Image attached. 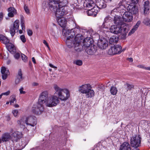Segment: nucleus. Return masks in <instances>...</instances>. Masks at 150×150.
<instances>
[{
	"label": "nucleus",
	"instance_id": "18",
	"mask_svg": "<svg viewBox=\"0 0 150 150\" xmlns=\"http://www.w3.org/2000/svg\"><path fill=\"white\" fill-rule=\"evenodd\" d=\"M1 73L2 74V79L3 80L6 79L10 74L8 70L4 67H1Z\"/></svg>",
	"mask_w": 150,
	"mask_h": 150
},
{
	"label": "nucleus",
	"instance_id": "50",
	"mask_svg": "<svg viewBox=\"0 0 150 150\" xmlns=\"http://www.w3.org/2000/svg\"><path fill=\"white\" fill-rule=\"evenodd\" d=\"M15 83L16 84H18L19 83V78L18 77V75L16 76V78L15 80Z\"/></svg>",
	"mask_w": 150,
	"mask_h": 150
},
{
	"label": "nucleus",
	"instance_id": "10",
	"mask_svg": "<svg viewBox=\"0 0 150 150\" xmlns=\"http://www.w3.org/2000/svg\"><path fill=\"white\" fill-rule=\"evenodd\" d=\"M97 45L98 47L101 49H105L108 46V42L104 38L99 39L98 41Z\"/></svg>",
	"mask_w": 150,
	"mask_h": 150
},
{
	"label": "nucleus",
	"instance_id": "49",
	"mask_svg": "<svg viewBox=\"0 0 150 150\" xmlns=\"http://www.w3.org/2000/svg\"><path fill=\"white\" fill-rule=\"evenodd\" d=\"M23 88H21L20 89H19V91L20 93L21 94H24L25 93V91H23Z\"/></svg>",
	"mask_w": 150,
	"mask_h": 150
},
{
	"label": "nucleus",
	"instance_id": "31",
	"mask_svg": "<svg viewBox=\"0 0 150 150\" xmlns=\"http://www.w3.org/2000/svg\"><path fill=\"white\" fill-rule=\"evenodd\" d=\"M19 132L18 131H16L14 132L12 134V135L14 137L15 140H16V141H18L19 137Z\"/></svg>",
	"mask_w": 150,
	"mask_h": 150
},
{
	"label": "nucleus",
	"instance_id": "6",
	"mask_svg": "<svg viewBox=\"0 0 150 150\" xmlns=\"http://www.w3.org/2000/svg\"><path fill=\"white\" fill-rule=\"evenodd\" d=\"M141 138L139 135L133 136L130 139V144L132 147L137 148L140 145Z\"/></svg>",
	"mask_w": 150,
	"mask_h": 150
},
{
	"label": "nucleus",
	"instance_id": "12",
	"mask_svg": "<svg viewBox=\"0 0 150 150\" xmlns=\"http://www.w3.org/2000/svg\"><path fill=\"white\" fill-rule=\"evenodd\" d=\"M12 138L11 133L7 132H5L2 134L1 138L0 139V143L2 142H8Z\"/></svg>",
	"mask_w": 150,
	"mask_h": 150
},
{
	"label": "nucleus",
	"instance_id": "28",
	"mask_svg": "<svg viewBox=\"0 0 150 150\" xmlns=\"http://www.w3.org/2000/svg\"><path fill=\"white\" fill-rule=\"evenodd\" d=\"M97 5L100 8H104L106 6V4L105 3L104 1L103 0H100L98 2Z\"/></svg>",
	"mask_w": 150,
	"mask_h": 150
},
{
	"label": "nucleus",
	"instance_id": "51",
	"mask_svg": "<svg viewBox=\"0 0 150 150\" xmlns=\"http://www.w3.org/2000/svg\"><path fill=\"white\" fill-rule=\"evenodd\" d=\"M137 67L139 68H142L145 69L146 67L143 65H139L137 66Z\"/></svg>",
	"mask_w": 150,
	"mask_h": 150
},
{
	"label": "nucleus",
	"instance_id": "2",
	"mask_svg": "<svg viewBox=\"0 0 150 150\" xmlns=\"http://www.w3.org/2000/svg\"><path fill=\"white\" fill-rule=\"evenodd\" d=\"M47 2H43L42 4L43 8L45 9L47 5H48L50 10L54 13L57 18L59 25L62 27L65 26L67 21L65 18L63 17L67 13V9L65 7L67 6L68 2L66 0H48Z\"/></svg>",
	"mask_w": 150,
	"mask_h": 150
},
{
	"label": "nucleus",
	"instance_id": "22",
	"mask_svg": "<svg viewBox=\"0 0 150 150\" xmlns=\"http://www.w3.org/2000/svg\"><path fill=\"white\" fill-rule=\"evenodd\" d=\"M95 8H93L88 10L87 13L88 16H96L97 14V10H95Z\"/></svg>",
	"mask_w": 150,
	"mask_h": 150
},
{
	"label": "nucleus",
	"instance_id": "3",
	"mask_svg": "<svg viewBox=\"0 0 150 150\" xmlns=\"http://www.w3.org/2000/svg\"><path fill=\"white\" fill-rule=\"evenodd\" d=\"M82 29H80L78 26L69 30L63 29L62 34L65 37L70 35L67 38L65 42L69 48H73L76 52H79L81 51L82 46L81 44L82 41V35L80 34Z\"/></svg>",
	"mask_w": 150,
	"mask_h": 150
},
{
	"label": "nucleus",
	"instance_id": "39",
	"mask_svg": "<svg viewBox=\"0 0 150 150\" xmlns=\"http://www.w3.org/2000/svg\"><path fill=\"white\" fill-rule=\"evenodd\" d=\"M149 2L148 1L145 2L144 5V8H149Z\"/></svg>",
	"mask_w": 150,
	"mask_h": 150
},
{
	"label": "nucleus",
	"instance_id": "61",
	"mask_svg": "<svg viewBox=\"0 0 150 150\" xmlns=\"http://www.w3.org/2000/svg\"><path fill=\"white\" fill-rule=\"evenodd\" d=\"M23 30L24 31V32H25L22 29L21 30H19V34H22L23 33Z\"/></svg>",
	"mask_w": 150,
	"mask_h": 150
},
{
	"label": "nucleus",
	"instance_id": "34",
	"mask_svg": "<svg viewBox=\"0 0 150 150\" xmlns=\"http://www.w3.org/2000/svg\"><path fill=\"white\" fill-rule=\"evenodd\" d=\"M73 63L78 66H81L82 65L83 62L81 60H76L74 61Z\"/></svg>",
	"mask_w": 150,
	"mask_h": 150
},
{
	"label": "nucleus",
	"instance_id": "21",
	"mask_svg": "<svg viewBox=\"0 0 150 150\" xmlns=\"http://www.w3.org/2000/svg\"><path fill=\"white\" fill-rule=\"evenodd\" d=\"M8 16L9 17H12L16 13V11L13 7H11L8 9Z\"/></svg>",
	"mask_w": 150,
	"mask_h": 150
},
{
	"label": "nucleus",
	"instance_id": "16",
	"mask_svg": "<svg viewBox=\"0 0 150 150\" xmlns=\"http://www.w3.org/2000/svg\"><path fill=\"white\" fill-rule=\"evenodd\" d=\"M6 46L8 50L11 54H14L16 52V47L13 44L8 42Z\"/></svg>",
	"mask_w": 150,
	"mask_h": 150
},
{
	"label": "nucleus",
	"instance_id": "48",
	"mask_svg": "<svg viewBox=\"0 0 150 150\" xmlns=\"http://www.w3.org/2000/svg\"><path fill=\"white\" fill-rule=\"evenodd\" d=\"M141 23V21H138L136 24L134 25V26L135 28H136L137 29L139 25Z\"/></svg>",
	"mask_w": 150,
	"mask_h": 150
},
{
	"label": "nucleus",
	"instance_id": "52",
	"mask_svg": "<svg viewBox=\"0 0 150 150\" xmlns=\"http://www.w3.org/2000/svg\"><path fill=\"white\" fill-rule=\"evenodd\" d=\"M10 93V91H8L5 93H2V95H6L8 96L9 95Z\"/></svg>",
	"mask_w": 150,
	"mask_h": 150
},
{
	"label": "nucleus",
	"instance_id": "11",
	"mask_svg": "<svg viewBox=\"0 0 150 150\" xmlns=\"http://www.w3.org/2000/svg\"><path fill=\"white\" fill-rule=\"evenodd\" d=\"M127 10L131 14H135L138 12V8L135 5L129 4L127 7Z\"/></svg>",
	"mask_w": 150,
	"mask_h": 150
},
{
	"label": "nucleus",
	"instance_id": "59",
	"mask_svg": "<svg viewBox=\"0 0 150 150\" xmlns=\"http://www.w3.org/2000/svg\"><path fill=\"white\" fill-rule=\"evenodd\" d=\"M128 60L130 62H132L133 61V59L132 58L130 57L128 58Z\"/></svg>",
	"mask_w": 150,
	"mask_h": 150
},
{
	"label": "nucleus",
	"instance_id": "23",
	"mask_svg": "<svg viewBox=\"0 0 150 150\" xmlns=\"http://www.w3.org/2000/svg\"><path fill=\"white\" fill-rule=\"evenodd\" d=\"M21 25V28L24 32L25 31V18L23 15H20Z\"/></svg>",
	"mask_w": 150,
	"mask_h": 150
},
{
	"label": "nucleus",
	"instance_id": "53",
	"mask_svg": "<svg viewBox=\"0 0 150 150\" xmlns=\"http://www.w3.org/2000/svg\"><path fill=\"white\" fill-rule=\"evenodd\" d=\"M132 2L134 4H137L139 0H131Z\"/></svg>",
	"mask_w": 150,
	"mask_h": 150
},
{
	"label": "nucleus",
	"instance_id": "25",
	"mask_svg": "<svg viewBox=\"0 0 150 150\" xmlns=\"http://www.w3.org/2000/svg\"><path fill=\"white\" fill-rule=\"evenodd\" d=\"M119 4L120 6L119 7H117L116 8H115L111 11V13H112L115 12H121V11H124V9H123L124 7V6L122 5L121 3H120Z\"/></svg>",
	"mask_w": 150,
	"mask_h": 150
},
{
	"label": "nucleus",
	"instance_id": "20",
	"mask_svg": "<svg viewBox=\"0 0 150 150\" xmlns=\"http://www.w3.org/2000/svg\"><path fill=\"white\" fill-rule=\"evenodd\" d=\"M114 21L115 25L121 26L123 24L121 18L118 16H115L114 17Z\"/></svg>",
	"mask_w": 150,
	"mask_h": 150
},
{
	"label": "nucleus",
	"instance_id": "60",
	"mask_svg": "<svg viewBox=\"0 0 150 150\" xmlns=\"http://www.w3.org/2000/svg\"><path fill=\"white\" fill-rule=\"evenodd\" d=\"M145 70H150V67H146Z\"/></svg>",
	"mask_w": 150,
	"mask_h": 150
},
{
	"label": "nucleus",
	"instance_id": "17",
	"mask_svg": "<svg viewBox=\"0 0 150 150\" xmlns=\"http://www.w3.org/2000/svg\"><path fill=\"white\" fill-rule=\"evenodd\" d=\"M82 39H83V36L82 35ZM82 40H83V39H82ZM82 43L83 44V46L85 48L90 46L91 45H93L92 44V43L91 42V41H90V38L88 37L84 39L83 40H82L81 43L82 45ZM82 49L81 51L83 50V46H82Z\"/></svg>",
	"mask_w": 150,
	"mask_h": 150
},
{
	"label": "nucleus",
	"instance_id": "9",
	"mask_svg": "<svg viewBox=\"0 0 150 150\" xmlns=\"http://www.w3.org/2000/svg\"><path fill=\"white\" fill-rule=\"evenodd\" d=\"M19 28V21L16 20L14 23L13 26L10 28V32L11 35L13 36L16 33V31H18Z\"/></svg>",
	"mask_w": 150,
	"mask_h": 150
},
{
	"label": "nucleus",
	"instance_id": "56",
	"mask_svg": "<svg viewBox=\"0 0 150 150\" xmlns=\"http://www.w3.org/2000/svg\"><path fill=\"white\" fill-rule=\"evenodd\" d=\"M49 65L50 67H51L52 68H57V67H55V66H53L52 64H49Z\"/></svg>",
	"mask_w": 150,
	"mask_h": 150
},
{
	"label": "nucleus",
	"instance_id": "14",
	"mask_svg": "<svg viewBox=\"0 0 150 150\" xmlns=\"http://www.w3.org/2000/svg\"><path fill=\"white\" fill-rule=\"evenodd\" d=\"M112 21V19L110 17H107L104 19V22L102 25L103 30V29H108Z\"/></svg>",
	"mask_w": 150,
	"mask_h": 150
},
{
	"label": "nucleus",
	"instance_id": "37",
	"mask_svg": "<svg viewBox=\"0 0 150 150\" xmlns=\"http://www.w3.org/2000/svg\"><path fill=\"white\" fill-rule=\"evenodd\" d=\"M12 113L15 117H17L18 113V111L17 110H14L12 111Z\"/></svg>",
	"mask_w": 150,
	"mask_h": 150
},
{
	"label": "nucleus",
	"instance_id": "15",
	"mask_svg": "<svg viewBox=\"0 0 150 150\" xmlns=\"http://www.w3.org/2000/svg\"><path fill=\"white\" fill-rule=\"evenodd\" d=\"M85 48L86 51L87 53L90 55L93 54L96 51V50L95 47V46L94 45H91Z\"/></svg>",
	"mask_w": 150,
	"mask_h": 150
},
{
	"label": "nucleus",
	"instance_id": "26",
	"mask_svg": "<svg viewBox=\"0 0 150 150\" xmlns=\"http://www.w3.org/2000/svg\"><path fill=\"white\" fill-rule=\"evenodd\" d=\"M0 40L3 43L6 45L9 42V40L4 36L0 35Z\"/></svg>",
	"mask_w": 150,
	"mask_h": 150
},
{
	"label": "nucleus",
	"instance_id": "45",
	"mask_svg": "<svg viewBox=\"0 0 150 150\" xmlns=\"http://www.w3.org/2000/svg\"><path fill=\"white\" fill-rule=\"evenodd\" d=\"M149 8H144V11L145 15H147L149 13Z\"/></svg>",
	"mask_w": 150,
	"mask_h": 150
},
{
	"label": "nucleus",
	"instance_id": "58",
	"mask_svg": "<svg viewBox=\"0 0 150 150\" xmlns=\"http://www.w3.org/2000/svg\"><path fill=\"white\" fill-rule=\"evenodd\" d=\"M32 85L33 86H37L38 85V84L37 83L34 82L33 83Z\"/></svg>",
	"mask_w": 150,
	"mask_h": 150
},
{
	"label": "nucleus",
	"instance_id": "19",
	"mask_svg": "<svg viewBox=\"0 0 150 150\" xmlns=\"http://www.w3.org/2000/svg\"><path fill=\"white\" fill-rule=\"evenodd\" d=\"M130 146L129 144L127 142H125L123 143L120 146V150H130Z\"/></svg>",
	"mask_w": 150,
	"mask_h": 150
},
{
	"label": "nucleus",
	"instance_id": "42",
	"mask_svg": "<svg viewBox=\"0 0 150 150\" xmlns=\"http://www.w3.org/2000/svg\"><path fill=\"white\" fill-rule=\"evenodd\" d=\"M24 9L27 14H29L30 13L29 10V9L28 6H27L26 5H25L24 6Z\"/></svg>",
	"mask_w": 150,
	"mask_h": 150
},
{
	"label": "nucleus",
	"instance_id": "44",
	"mask_svg": "<svg viewBox=\"0 0 150 150\" xmlns=\"http://www.w3.org/2000/svg\"><path fill=\"white\" fill-rule=\"evenodd\" d=\"M27 32L28 35L29 36H31L33 35V32L32 31L29 29H27Z\"/></svg>",
	"mask_w": 150,
	"mask_h": 150
},
{
	"label": "nucleus",
	"instance_id": "1",
	"mask_svg": "<svg viewBox=\"0 0 150 150\" xmlns=\"http://www.w3.org/2000/svg\"><path fill=\"white\" fill-rule=\"evenodd\" d=\"M54 95L48 97L47 91L42 92L40 95L36 106L33 107L32 112L35 114H39L43 112L44 107L43 104L49 107L55 106L60 103L59 99L62 101L67 100L70 97V92L67 88H62L57 85H54Z\"/></svg>",
	"mask_w": 150,
	"mask_h": 150
},
{
	"label": "nucleus",
	"instance_id": "54",
	"mask_svg": "<svg viewBox=\"0 0 150 150\" xmlns=\"http://www.w3.org/2000/svg\"><path fill=\"white\" fill-rule=\"evenodd\" d=\"M3 17V13L2 12L0 13V21H1Z\"/></svg>",
	"mask_w": 150,
	"mask_h": 150
},
{
	"label": "nucleus",
	"instance_id": "47",
	"mask_svg": "<svg viewBox=\"0 0 150 150\" xmlns=\"http://www.w3.org/2000/svg\"><path fill=\"white\" fill-rule=\"evenodd\" d=\"M14 57L15 59H18L19 58V53L18 52L16 53V52L14 54Z\"/></svg>",
	"mask_w": 150,
	"mask_h": 150
},
{
	"label": "nucleus",
	"instance_id": "7",
	"mask_svg": "<svg viewBox=\"0 0 150 150\" xmlns=\"http://www.w3.org/2000/svg\"><path fill=\"white\" fill-rule=\"evenodd\" d=\"M122 47L120 45H114L112 46L108 50V54L110 55H113L118 54L121 52Z\"/></svg>",
	"mask_w": 150,
	"mask_h": 150
},
{
	"label": "nucleus",
	"instance_id": "36",
	"mask_svg": "<svg viewBox=\"0 0 150 150\" xmlns=\"http://www.w3.org/2000/svg\"><path fill=\"white\" fill-rule=\"evenodd\" d=\"M144 23L145 25L150 27V19L148 18L145 19L144 21Z\"/></svg>",
	"mask_w": 150,
	"mask_h": 150
},
{
	"label": "nucleus",
	"instance_id": "32",
	"mask_svg": "<svg viewBox=\"0 0 150 150\" xmlns=\"http://www.w3.org/2000/svg\"><path fill=\"white\" fill-rule=\"evenodd\" d=\"M141 123L143 125V127L144 128L147 127L149 126V122L146 120H142Z\"/></svg>",
	"mask_w": 150,
	"mask_h": 150
},
{
	"label": "nucleus",
	"instance_id": "62",
	"mask_svg": "<svg viewBox=\"0 0 150 150\" xmlns=\"http://www.w3.org/2000/svg\"><path fill=\"white\" fill-rule=\"evenodd\" d=\"M14 106L15 108H18L19 107V105L18 104H16L14 105Z\"/></svg>",
	"mask_w": 150,
	"mask_h": 150
},
{
	"label": "nucleus",
	"instance_id": "27",
	"mask_svg": "<svg viewBox=\"0 0 150 150\" xmlns=\"http://www.w3.org/2000/svg\"><path fill=\"white\" fill-rule=\"evenodd\" d=\"M121 29L122 28L123 29V30H122V31H123L124 33H128L129 30V27L128 25L126 24L125 23H123L121 26Z\"/></svg>",
	"mask_w": 150,
	"mask_h": 150
},
{
	"label": "nucleus",
	"instance_id": "43",
	"mask_svg": "<svg viewBox=\"0 0 150 150\" xmlns=\"http://www.w3.org/2000/svg\"><path fill=\"white\" fill-rule=\"evenodd\" d=\"M15 101V102H16V99L14 97H12L11 100L10 101V105H12Z\"/></svg>",
	"mask_w": 150,
	"mask_h": 150
},
{
	"label": "nucleus",
	"instance_id": "57",
	"mask_svg": "<svg viewBox=\"0 0 150 150\" xmlns=\"http://www.w3.org/2000/svg\"><path fill=\"white\" fill-rule=\"evenodd\" d=\"M32 59L33 62L35 64H36V61L34 57H33L32 58Z\"/></svg>",
	"mask_w": 150,
	"mask_h": 150
},
{
	"label": "nucleus",
	"instance_id": "5",
	"mask_svg": "<svg viewBox=\"0 0 150 150\" xmlns=\"http://www.w3.org/2000/svg\"><path fill=\"white\" fill-rule=\"evenodd\" d=\"M28 125L34 127L37 124L36 118L35 117L30 116L26 118L24 117L19 121V127L22 129L25 128V123Z\"/></svg>",
	"mask_w": 150,
	"mask_h": 150
},
{
	"label": "nucleus",
	"instance_id": "13",
	"mask_svg": "<svg viewBox=\"0 0 150 150\" xmlns=\"http://www.w3.org/2000/svg\"><path fill=\"white\" fill-rule=\"evenodd\" d=\"M123 21L127 22H130L132 20L133 17L132 14L128 11L125 12L122 16Z\"/></svg>",
	"mask_w": 150,
	"mask_h": 150
},
{
	"label": "nucleus",
	"instance_id": "55",
	"mask_svg": "<svg viewBox=\"0 0 150 150\" xmlns=\"http://www.w3.org/2000/svg\"><path fill=\"white\" fill-rule=\"evenodd\" d=\"M43 43L48 48H49V46L45 40H44L43 41Z\"/></svg>",
	"mask_w": 150,
	"mask_h": 150
},
{
	"label": "nucleus",
	"instance_id": "29",
	"mask_svg": "<svg viewBox=\"0 0 150 150\" xmlns=\"http://www.w3.org/2000/svg\"><path fill=\"white\" fill-rule=\"evenodd\" d=\"M119 38L116 36H112L110 39V44H112L113 43H116L118 42Z\"/></svg>",
	"mask_w": 150,
	"mask_h": 150
},
{
	"label": "nucleus",
	"instance_id": "24",
	"mask_svg": "<svg viewBox=\"0 0 150 150\" xmlns=\"http://www.w3.org/2000/svg\"><path fill=\"white\" fill-rule=\"evenodd\" d=\"M19 150H21L24 148L25 146L26 143L25 142V138H22L21 139H19Z\"/></svg>",
	"mask_w": 150,
	"mask_h": 150
},
{
	"label": "nucleus",
	"instance_id": "40",
	"mask_svg": "<svg viewBox=\"0 0 150 150\" xmlns=\"http://www.w3.org/2000/svg\"><path fill=\"white\" fill-rule=\"evenodd\" d=\"M20 39L23 43H25L26 41V39L24 35H22L20 36Z\"/></svg>",
	"mask_w": 150,
	"mask_h": 150
},
{
	"label": "nucleus",
	"instance_id": "38",
	"mask_svg": "<svg viewBox=\"0 0 150 150\" xmlns=\"http://www.w3.org/2000/svg\"><path fill=\"white\" fill-rule=\"evenodd\" d=\"M137 30L136 28H135V27H133V28L130 30L129 32L128 35H130L132 34H133L134 32Z\"/></svg>",
	"mask_w": 150,
	"mask_h": 150
},
{
	"label": "nucleus",
	"instance_id": "46",
	"mask_svg": "<svg viewBox=\"0 0 150 150\" xmlns=\"http://www.w3.org/2000/svg\"><path fill=\"white\" fill-rule=\"evenodd\" d=\"M24 78L22 76V74L21 71H19V81L22 80Z\"/></svg>",
	"mask_w": 150,
	"mask_h": 150
},
{
	"label": "nucleus",
	"instance_id": "64",
	"mask_svg": "<svg viewBox=\"0 0 150 150\" xmlns=\"http://www.w3.org/2000/svg\"><path fill=\"white\" fill-rule=\"evenodd\" d=\"M29 65L30 66H31L32 65V63L31 62H29Z\"/></svg>",
	"mask_w": 150,
	"mask_h": 150
},
{
	"label": "nucleus",
	"instance_id": "4",
	"mask_svg": "<svg viewBox=\"0 0 150 150\" xmlns=\"http://www.w3.org/2000/svg\"><path fill=\"white\" fill-rule=\"evenodd\" d=\"M78 91L81 93L85 94L87 98H91L95 95L94 91L92 89L91 86L89 83L79 86L78 87Z\"/></svg>",
	"mask_w": 150,
	"mask_h": 150
},
{
	"label": "nucleus",
	"instance_id": "35",
	"mask_svg": "<svg viewBox=\"0 0 150 150\" xmlns=\"http://www.w3.org/2000/svg\"><path fill=\"white\" fill-rule=\"evenodd\" d=\"M21 57L22 60L24 62H27L28 57L25 55L23 54H21Z\"/></svg>",
	"mask_w": 150,
	"mask_h": 150
},
{
	"label": "nucleus",
	"instance_id": "8",
	"mask_svg": "<svg viewBox=\"0 0 150 150\" xmlns=\"http://www.w3.org/2000/svg\"><path fill=\"white\" fill-rule=\"evenodd\" d=\"M121 27V26L117 25H112L110 28V32L115 34H118L122 31Z\"/></svg>",
	"mask_w": 150,
	"mask_h": 150
},
{
	"label": "nucleus",
	"instance_id": "63",
	"mask_svg": "<svg viewBox=\"0 0 150 150\" xmlns=\"http://www.w3.org/2000/svg\"><path fill=\"white\" fill-rule=\"evenodd\" d=\"M132 150H139V149L137 148H134Z\"/></svg>",
	"mask_w": 150,
	"mask_h": 150
},
{
	"label": "nucleus",
	"instance_id": "41",
	"mask_svg": "<svg viewBox=\"0 0 150 150\" xmlns=\"http://www.w3.org/2000/svg\"><path fill=\"white\" fill-rule=\"evenodd\" d=\"M126 86L127 88L128 89L127 90V91L128 90H130L132 88H134V86L132 85H130L129 84H127Z\"/></svg>",
	"mask_w": 150,
	"mask_h": 150
},
{
	"label": "nucleus",
	"instance_id": "33",
	"mask_svg": "<svg viewBox=\"0 0 150 150\" xmlns=\"http://www.w3.org/2000/svg\"><path fill=\"white\" fill-rule=\"evenodd\" d=\"M87 6L88 8L92 7L93 8H94V6H95V4L92 0H90L88 2L87 4L86 5Z\"/></svg>",
	"mask_w": 150,
	"mask_h": 150
},
{
	"label": "nucleus",
	"instance_id": "30",
	"mask_svg": "<svg viewBox=\"0 0 150 150\" xmlns=\"http://www.w3.org/2000/svg\"><path fill=\"white\" fill-rule=\"evenodd\" d=\"M110 91L111 94L115 95L117 93V89L116 87L112 86L111 88Z\"/></svg>",
	"mask_w": 150,
	"mask_h": 150
}]
</instances>
